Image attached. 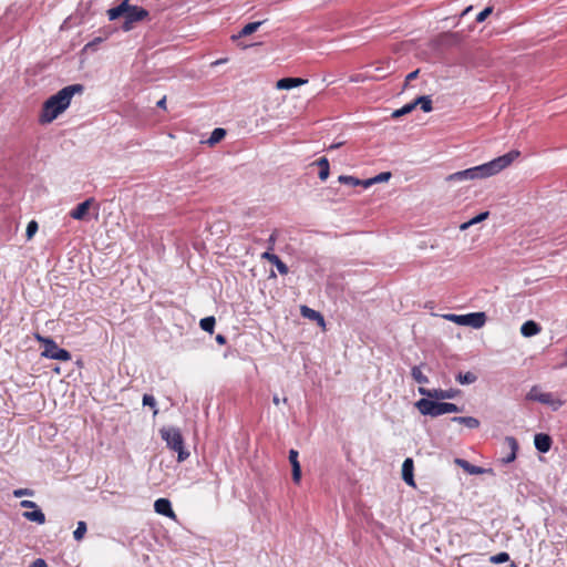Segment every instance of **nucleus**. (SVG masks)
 Returning <instances> with one entry per match:
<instances>
[{
	"label": "nucleus",
	"instance_id": "nucleus-54",
	"mask_svg": "<svg viewBox=\"0 0 567 567\" xmlns=\"http://www.w3.org/2000/svg\"><path fill=\"white\" fill-rule=\"evenodd\" d=\"M470 10H472V6H470L466 9H464L461 16L462 17L465 16L466 13H468Z\"/></svg>",
	"mask_w": 567,
	"mask_h": 567
},
{
	"label": "nucleus",
	"instance_id": "nucleus-20",
	"mask_svg": "<svg viewBox=\"0 0 567 567\" xmlns=\"http://www.w3.org/2000/svg\"><path fill=\"white\" fill-rule=\"evenodd\" d=\"M454 462L457 466H460L464 472H466L470 475H480L487 471H492L491 468L486 470L484 467L476 466L464 458H455Z\"/></svg>",
	"mask_w": 567,
	"mask_h": 567
},
{
	"label": "nucleus",
	"instance_id": "nucleus-5",
	"mask_svg": "<svg viewBox=\"0 0 567 567\" xmlns=\"http://www.w3.org/2000/svg\"><path fill=\"white\" fill-rule=\"evenodd\" d=\"M159 433L167 447L177 453V462L182 463L189 457V452L185 447L184 436L178 427H162Z\"/></svg>",
	"mask_w": 567,
	"mask_h": 567
},
{
	"label": "nucleus",
	"instance_id": "nucleus-15",
	"mask_svg": "<svg viewBox=\"0 0 567 567\" xmlns=\"http://www.w3.org/2000/svg\"><path fill=\"white\" fill-rule=\"evenodd\" d=\"M154 511L163 516L176 518V514L173 511L172 503L168 498L161 497L156 499L154 503Z\"/></svg>",
	"mask_w": 567,
	"mask_h": 567
},
{
	"label": "nucleus",
	"instance_id": "nucleus-7",
	"mask_svg": "<svg viewBox=\"0 0 567 567\" xmlns=\"http://www.w3.org/2000/svg\"><path fill=\"white\" fill-rule=\"evenodd\" d=\"M445 318L456 324L466 326L474 329H481L487 319V316L483 311L470 312L466 315H446Z\"/></svg>",
	"mask_w": 567,
	"mask_h": 567
},
{
	"label": "nucleus",
	"instance_id": "nucleus-12",
	"mask_svg": "<svg viewBox=\"0 0 567 567\" xmlns=\"http://www.w3.org/2000/svg\"><path fill=\"white\" fill-rule=\"evenodd\" d=\"M534 445L539 453H548L553 445V439L547 433H536L534 436Z\"/></svg>",
	"mask_w": 567,
	"mask_h": 567
},
{
	"label": "nucleus",
	"instance_id": "nucleus-38",
	"mask_svg": "<svg viewBox=\"0 0 567 567\" xmlns=\"http://www.w3.org/2000/svg\"><path fill=\"white\" fill-rule=\"evenodd\" d=\"M142 402H143L144 406H150V408L154 409V414L157 413L156 400H155V398L152 394L145 393L143 395Z\"/></svg>",
	"mask_w": 567,
	"mask_h": 567
},
{
	"label": "nucleus",
	"instance_id": "nucleus-16",
	"mask_svg": "<svg viewBox=\"0 0 567 567\" xmlns=\"http://www.w3.org/2000/svg\"><path fill=\"white\" fill-rule=\"evenodd\" d=\"M261 258L272 264L280 275H287L289 272V267L281 260L278 255L267 250L262 252Z\"/></svg>",
	"mask_w": 567,
	"mask_h": 567
},
{
	"label": "nucleus",
	"instance_id": "nucleus-19",
	"mask_svg": "<svg viewBox=\"0 0 567 567\" xmlns=\"http://www.w3.org/2000/svg\"><path fill=\"white\" fill-rule=\"evenodd\" d=\"M300 313L303 318L317 322L318 326L324 327L326 324L323 315L315 309L309 308L308 306H301Z\"/></svg>",
	"mask_w": 567,
	"mask_h": 567
},
{
	"label": "nucleus",
	"instance_id": "nucleus-17",
	"mask_svg": "<svg viewBox=\"0 0 567 567\" xmlns=\"http://www.w3.org/2000/svg\"><path fill=\"white\" fill-rule=\"evenodd\" d=\"M504 441L511 449V452L507 456L501 458V463L503 465H507L509 463H513L516 460L519 444H518V441L514 436H505Z\"/></svg>",
	"mask_w": 567,
	"mask_h": 567
},
{
	"label": "nucleus",
	"instance_id": "nucleus-51",
	"mask_svg": "<svg viewBox=\"0 0 567 567\" xmlns=\"http://www.w3.org/2000/svg\"><path fill=\"white\" fill-rule=\"evenodd\" d=\"M272 402H274L275 405H278L280 403V399H279V396L277 394L274 395Z\"/></svg>",
	"mask_w": 567,
	"mask_h": 567
},
{
	"label": "nucleus",
	"instance_id": "nucleus-23",
	"mask_svg": "<svg viewBox=\"0 0 567 567\" xmlns=\"http://www.w3.org/2000/svg\"><path fill=\"white\" fill-rule=\"evenodd\" d=\"M22 516L27 520L37 523L39 525H42L45 523V515L39 506L32 511L23 512Z\"/></svg>",
	"mask_w": 567,
	"mask_h": 567
},
{
	"label": "nucleus",
	"instance_id": "nucleus-13",
	"mask_svg": "<svg viewBox=\"0 0 567 567\" xmlns=\"http://www.w3.org/2000/svg\"><path fill=\"white\" fill-rule=\"evenodd\" d=\"M308 82L307 79L298 78V76H285L277 81L276 87L278 90H291L303 85Z\"/></svg>",
	"mask_w": 567,
	"mask_h": 567
},
{
	"label": "nucleus",
	"instance_id": "nucleus-43",
	"mask_svg": "<svg viewBox=\"0 0 567 567\" xmlns=\"http://www.w3.org/2000/svg\"><path fill=\"white\" fill-rule=\"evenodd\" d=\"M375 71L381 73V75L380 76L367 75V78H370L373 80H379V79L385 78L390 73V72H384L385 69L383 66L375 68Z\"/></svg>",
	"mask_w": 567,
	"mask_h": 567
},
{
	"label": "nucleus",
	"instance_id": "nucleus-50",
	"mask_svg": "<svg viewBox=\"0 0 567 567\" xmlns=\"http://www.w3.org/2000/svg\"><path fill=\"white\" fill-rule=\"evenodd\" d=\"M72 20V16L68 17L64 21H63V24L61 27V29H64V28H68L70 22Z\"/></svg>",
	"mask_w": 567,
	"mask_h": 567
},
{
	"label": "nucleus",
	"instance_id": "nucleus-30",
	"mask_svg": "<svg viewBox=\"0 0 567 567\" xmlns=\"http://www.w3.org/2000/svg\"><path fill=\"white\" fill-rule=\"evenodd\" d=\"M488 216H489L488 210L481 212L477 215H475L474 217H472L470 220L463 223L460 228L462 230H465V229L470 228L472 225H476L478 223L484 221L485 219L488 218Z\"/></svg>",
	"mask_w": 567,
	"mask_h": 567
},
{
	"label": "nucleus",
	"instance_id": "nucleus-35",
	"mask_svg": "<svg viewBox=\"0 0 567 567\" xmlns=\"http://www.w3.org/2000/svg\"><path fill=\"white\" fill-rule=\"evenodd\" d=\"M338 182L343 185H350V186L355 187V186H359V183H361V179L355 176H351V175H340L338 177Z\"/></svg>",
	"mask_w": 567,
	"mask_h": 567
},
{
	"label": "nucleus",
	"instance_id": "nucleus-48",
	"mask_svg": "<svg viewBox=\"0 0 567 567\" xmlns=\"http://www.w3.org/2000/svg\"><path fill=\"white\" fill-rule=\"evenodd\" d=\"M215 340H216V342H217L219 346H224V344H226V343H227V338H226V336H224V334H221V333L217 334V336H216V338H215Z\"/></svg>",
	"mask_w": 567,
	"mask_h": 567
},
{
	"label": "nucleus",
	"instance_id": "nucleus-4",
	"mask_svg": "<svg viewBox=\"0 0 567 567\" xmlns=\"http://www.w3.org/2000/svg\"><path fill=\"white\" fill-rule=\"evenodd\" d=\"M416 410L424 416L437 417L446 413H460L463 406L455 403L444 402V400L421 398L414 403Z\"/></svg>",
	"mask_w": 567,
	"mask_h": 567
},
{
	"label": "nucleus",
	"instance_id": "nucleus-55",
	"mask_svg": "<svg viewBox=\"0 0 567 567\" xmlns=\"http://www.w3.org/2000/svg\"><path fill=\"white\" fill-rule=\"evenodd\" d=\"M512 567H517L515 563H512Z\"/></svg>",
	"mask_w": 567,
	"mask_h": 567
},
{
	"label": "nucleus",
	"instance_id": "nucleus-24",
	"mask_svg": "<svg viewBox=\"0 0 567 567\" xmlns=\"http://www.w3.org/2000/svg\"><path fill=\"white\" fill-rule=\"evenodd\" d=\"M473 179H475V178H474L472 167L455 172L453 174H450L446 177L447 182H463V181H473Z\"/></svg>",
	"mask_w": 567,
	"mask_h": 567
},
{
	"label": "nucleus",
	"instance_id": "nucleus-45",
	"mask_svg": "<svg viewBox=\"0 0 567 567\" xmlns=\"http://www.w3.org/2000/svg\"><path fill=\"white\" fill-rule=\"evenodd\" d=\"M29 567H49V565L43 558H37Z\"/></svg>",
	"mask_w": 567,
	"mask_h": 567
},
{
	"label": "nucleus",
	"instance_id": "nucleus-8",
	"mask_svg": "<svg viewBox=\"0 0 567 567\" xmlns=\"http://www.w3.org/2000/svg\"><path fill=\"white\" fill-rule=\"evenodd\" d=\"M526 400L549 405L554 411H557L563 405V401L555 399L551 393L540 392L538 385L532 386L530 391L526 395Z\"/></svg>",
	"mask_w": 567,
	"mask_h": 567
},
{
	"label": "nucleus",
	"instance_id": "nucleus-33",
	"mask_svg": "<svg viewBox=\"0 0 567 567\" xmlns=\"http://www.w3.org/2000/svg\"><path fill=\"white\" fill-rule=\"evenodd\" d=\"M414 110H415L414 103H413V101H411V102L404 104L402 107L393 111L392 117L393 118H399V117H401L403 115L410 114Z\"/></svg>",
	"mask_w": 567,
	"mask_h": 567
},
{
	"label": "nucleus",
	"instance_id": "nucleus-28",
	"mask_svg": "<svg viewBox=\"0 0 567 567\" xmlns=\"http://www.w3.org/2000/svg\"><path fill=\"white\" fill-rule=\"evenodd\" d=\"M226 134H227V131L225 128L216 127L210 133V136L208 137L206 143L209 146H214V145L218 144L219 142H221L225 138Z\"/></svg>",
	"mask_w": 567,
	"mask_h": 567
},
{
	"label": "nucleus",
	"instance_id": "nucleus-42",
	"mask_svg": "<svg viewBox=\"0 0 567 567\" xmlns=\"http://www.w3.org/2000/svg\"><path fill=\"white\" fill-rule=\"evenodd\" d=\"M419 73H420V70H419V69H416V70H414V71L410 72V73L405 76V81H404L403 89H405V87L409 85L410 81L415 80V79L419 76Z\"/></svg>",
	"mask_w": 567,
	"mask_h": 567
},
{
	"label": "nucleus",
	"instance_id": "nucleus-49",
	"mask_svg": "<svg viewBox=\"0 0 567 567\" xmlns=\"http://www.w3.org/2000/svg\"><path fill=\"white\" fill-rule=\"evenodd\" d=\"M156 106L158 109H163L165 110L166 109V96H163L157 103H156Z\"/></svg>",
	"mask_w": 567,
	"mask_h": 567
},
{
	"label": "nucleus",
	"instance_id": "nucleus-1",
	"mask_svg": "<svg viewBox=\"0 0 567 567\" xmlns=\"http://www.w3.org/2000/svg\"><path fill=\"white\" fill-rule=\"evenodd\" d=\"M85 86L81 83L66 85L59 90L56 93L49 96L42 104L39 123L47 125L58 118L70 106L72 97L75 94H82Z\"/></svg>",
	"mask_w": 567,
	"mask_h": 567
},
{
	"label": "nucleus",
	"instance_id": "nucleus-34",
	"mask_svg": "<svg viewBox=\"0 0 567 567\" xmlns=\"http://www.w3.org/2000/svg\"><path fill=\"white\" fill-rule=\"evenodd\" d=\"M87 530L86 523L83 520L78 522V526L75 530L73 532V537L76 542H80L84 538Z\"/></svg>",
	"mask_w": 567,
	"mask_h": 567
},
{
	"label": "nucleus",
	"instance_id": "nucleus-14",
	"mask_svg": "<svg viewBox=\"0 0 567 567\" xmlns=\"http://www.w3.org/2000/svg\"><path fill=\"white\" fill-rule=\"evenodd\" d=\"M402 480L411 487H415L414 481V462L413 458L406 457L402 464Z\"/></svg>",
	"mask_w": 567,
	"mask_h": 567
},
{
	"label": "nucleus",
	"instance_id": "nucleus-53",
	"mask_svg": "<svg viewBox=\"0 0 567 567\" xmlns=\"http://www.w3.org/2000/svg\"><path fill=\"white\" fill-rule=\"evenodd\" d=\"M275 240H276V235H275V234H271V235H270V237H269V239H268V241H269V243H271V244H274V243H275Z\"/></svg>",
	"mask_w": 567,
	"mask_h": 567
},
{
	"label": "nucleus",
	"instance_id": "nucleus-25",
	"mask_svg": "<svg viewBox=\"0 0 567 567\" xmlns=\"http://www.w3.org/2000/svg\"><path fill=\"white\" fill-rule=\"evenodd\" d=\"M103 32H104L103 35L96 37L92 41L87 42L84 45L83 51L84 52H95L99 49V45L102 42H104L112 34L113 30H109V31L105 30Z\"/></svg>",
	"mask_w": 567,
	"mask_h": 567
},
{
	"label": "nucleus",
	"instance_id": "nucleus-22",
	"mask_svg": "<svg viewBox=\"0 0 567 567\" xmlns=\"http://www.w3.org/2000/svg\"><path fill=\"white\" fill-rule=\"evenodd\" d=\"M540 330V324L534 320H527L520 327V333L526 338H530L538 334Z\"/></svg>",
	"mask_w": 567,
	"mask_h": 567
},
{
	"label": "nucleus",
	"instance_id": "nucleus-36",
	"mask_svg": "<svg viewBox=\"0 0 567 567\" xmlns=\"http://www.w3.org/2000/svg\"><path fill=\"white\" fill-rule=\"evenodd\" d=\"M509 559V554L506 551H501L489 557V561L496 565L507 563Z\"/></svg>",
	"mask_w": 567,
	"mask_h": 567
},
{
	"label": "nucleus",
	"instance_id": "nucleus-26",
	"mask_svg": "<svg viewBox=\"0 0 567 567\" xmlns=\"http://www.w3.org/2000/svg\"><path fill=\"white\" fill-rule=\"evenodd\" d=\"M415 109L420 106V109L424 113H430L433 110V102L430 95H419L413 100Z\"/></svg>",
	"mask_w": 567,
	"mask_h": 567
},
{
	"label": "nucleus",
	"instance_id": "nucleus-21",
	"mask_svg": "<svg viewBox=\"0 0 567 567\" xmlns=\"http://www.w3.org/2000/svg\"><path fill=\"white\" fill-rule=\"evenodd\" d=\"M312 165L318 166L319 173L318 177L320 181L324 182L328 179L330 175V163L326 156L319 157L317 161L312 163Z\"/></svg>",
	"mask_w": 567,
	"mask_h": 567
},
{
	"label": "nucleus",
	"instance_id": "nucleus-31",
	"mask_svg": "<svg viewBox=\"0 0 567 567\" xmlns=\"http://www.w3.org/2000/svg\"><path fill=\"white\" fill-rule=\"evenodd\" d=\"M215 326H216V319L214 316L205 317V318L200 319V321H199V327L208 333L214 332Z\"/></svg>",
	"mask_w": 567,
	"mask_h": 567
},
{
	"label": "nucleus",
	"instance_id": "nucleus-40",
	"mask_svg": "<svg viewBox=\"0 0 567 567\" xmlns=\"http://www.w3.org/2000/svg\"><path fill=\"white\" fill-rule=\"evenodd\" d=\"M12 494L16 498H20L23 496H33L34 491L31 488H17L12 492Z\"/></svg>",
	"mask_w": 567,
	"mask_h": 567
},
{
	"label": "nucleus",
	"instance_id": "nucleus-2",
	"mask_svg": "<svg viewBox=\"0 0 567 567\" xmlns=\"http://www.w3.org/2000/svg\"><path fill=\"white\" fill-rule=\"evenodd\" d=\"M110 21L123 18L124 21L121 30L124 32L132 31L136 23L150 20V11L143 7L127 3V0L121 1L117 6L110 8L107 11Z\"/></svg>",
	"mask_w": 567,
	"mask_h": 567
},
{
	"label": "nucleus",
	"instance_id": "nucleus-29",
	"mask_svg": "<svg viewBox=\"0 0 567 567\" xmlns=\"http://www.w3.org/2000/svg\"><path fill=\"white\" fill-rule=\"evenodd\" d=\"M455 380L462 385H468V384L475 383L477 381V375L471 371H467V372L460 371L455 375Z\"/></svg>",
	"mask_w": 567,
	"mask_h": 567
},
{
	"label": "nucleus",
	"instance_id": "nucleus-39",
	"mask_svg": "<svg viewBox=\"0 0 567 567\" xmlns=\"http://www.w3.org/2000/svg\"><path fill=\"white\" fill-rule=\"evenodd\" d=\"M38 223L35 220H31L29 221V224L27 225V229H25V236L28 239H31L35 233L38 231Z\"/></svg>",
	"mask_w": 567,
	"mask_h": 567
},
{
	"label": "nucleus",
	"instance_id": "nucleus-41",
	"mask_svg": "<svg viewBox=\"0 0 567 567\" xmlns=\"http://www.w3.org/2000/svg\"><path fill=\"white\" fill-rule=\"evenodd\" d=\"M391 177H392L391 172H381V173L377 174L375 176H373L375 184L388 182Z\"/></svg>",
	"mask_w": 567,
	"mask_h": 567
},
{
	"label": "nucleus",
	"instance_id": "nucleus-32",
	"mask_svg": "<svg viewBox=\"0 0 567 567\" xmlns=\"http://www.w3.org/2000/svg\"><path fill=\"white\" fill-rule=\"evenodd\" d=\"M411 377L419 384H426V383H429V378L425 374L422 373L420 365L412 367V369H411Z\"/></svg>",
	"mask_w": 567,
	"mask_h": 567
},
{
	"label": "nucleus",
	"instance_id": "nucleus-37",
	"mask_svg": "<svg viewBox=\"0 0 567 567\" xmlns=\"http://www.w3.org/2000/svg\"><path fill=\"white\" fill-rule=\"evenodd\" d=\"M494 8L492 6L485 7L481 12L477 13L475 21L477 23L484 22L492 13Z\"/></svg>",
	"mask_w": 567,
	"mask_h": 567
},
{
	"label": "nucleus",
	"instance_id": "nucleus-6",
	"mask_svg": "<svg viewBox=\"0 0 567 567\" xmlns=\"http://www.w3.org/2000/svg\"><path fill=\"white\" fill-rule=\"evenodd\" d=\"M34 337L42 348L41 355L43 358L61 362H66L72 359L71 352L64 348L59 347L53 338L44 337L40 333H35Z\"/></svg>",
	"mask_w": 567,
	"mask_h": 567
},
{
	"label": "nucleus",
	"instance_id": "nucleus-3",
	"mask_svg": "<svg viewBox=\"0 0 567 567\" xmlns=\"http://www.w3.org/2000/svg\"><path fill=\"white\" fill-rule=\"evenodd\" d=\"M520 156V152L518 150H512L504 155H501L492 161L473 166V174L475 179H483L491 176H494L507 168L512 163Z\"/></svg>",
	"mask_w": 567,
	"mask_h": 567
},
{
	"label": "nucleus",
	"instance_id": "nucleus-44",
	"mask_svg": "<svg viewBox=\"0 0 567 567\" xmlns=\"http://www.w3.org/2000/svg\"><path fill=\"white\" fill-rule=\"evenodd\" d=\"M20 506L22 508H30V509H34L38 507L37 503L32 502V501H28V499H23L20 502Z\"/></svg>",
	"mask_w": 567,
	"mask_h": 567
},
{
	"label": "nucleus",
	"instance_id": "nucleus-27",
	"mask_svg": "<svg viewBox=\"0 0 567 567\" xmlns=\"http://www.w3.org/2000/svg\"><path fill=\"white\" fill-rule=\"evenodd\" d=\"M451 422L463 424L468 429H477L480 426V420L474 416H453L450 419Z\"/></svg>",
	"mask_w": 567,
	"mask_h": 567
},
{
	"label": "nucleus",
	"instance_id": "nucleus-9",
	"mask_svg": "<svg viewBox=\"0 0 567 567\" xmlns=\"http://www.w3.org/2000/svg\"><path fill=\"white\" fill-rule=\"evenodd\" d=\"M417 391L422 396H426L429 399H435V400H451L461 394L460 389L443 390V389H427L424 386H419Z\"/></svg>",
	"mask_w": 567,
	"mask_h": 567
},
{
	"label": "nucleus",
	"instance_id": "nucleus-56",
	"mask_svg": "<svg viewBox=\"0 0 567 567\" xmlns=\"http://www.w3.org/2000/svg\"><path fill=\"white\" fill-rule=\"evenodd\" d=\"M131 0H127V3H130Z\"/></svg>",
	"mask_w": 567,
	"mask_h": 567
},
{
	"label": "nucleus",
	"instance_id": "nucleus-18",
	"mask_svg": "<svg viewBox=\"0 0 567 567\" xmlns=\"http://www.w3.org/2000/svg\"><path fill=\"white\" fill-rule=\"evenodd\" d=\"M264 23H265V20L249 22V23L245 24L237 34H233L230 39L234 42H237L240 38L248 37L250 34L255 33L260 28V25Z\"/></svg>",
	"mask_w": 567,
	"mask_h": 567
},
{
	"label": "nucleus",
	"instance_id": "nucleus-10",
	"mask_svg": "<svg viewBox=\"0 0 567 567\" xmlns=\"http://www.w3.org/2000/svg\"><path fill=\"white\" fill-rule=\"evenodd\" d=\"M93 205H95L96 210H99L100 205L95 202L94 197H89L84 199L70 212V217L75 220H86L89 217L90 209Z\"/></svg>",
	"mask_w": 567,
	"mask_h": 567
},
{
	"label": "nucleus",
	"instance_id": "nucleus-11",
	"mask_svg": "<svg viewBox=\"0 0 567 567\" xmlns=\"http://www.w3.org/2000/svg\"><path fill=\"white\" fill-rule=\"evenodd\" d=\"M299 453L297 450H289L288 460L291 465V476L295 484H300L302 477L301 465L298 460Z\"/></svg>",
	"mask_w": 567,
	"mask_h": 567
},
{
	"label": "nucleus",
	"instance_id": "nucleus-46",
	"mask_svg": "<svg viewBox=\"0 0 567 567\" xmlns=\"http://www.w3.org/2000/svg\"><path fill=\"white\" fill-rule=\"evenodd\" d=\"M90 6H91L90 1H87V2L81 1L78 7V12H81V14L83 16V13L90 9Z\"/></svg>",
	"mask_w": 567,
	"mask_h": 567
},
{
	"label": "nucleus",
	"instance_id": "nucleus-47",
	"mask_svg": "<svg viewBox=\"0 0 567 567\" xmlns=\"http://www.w3.org/2000/svg\"><path fill=\"white\" fill-rule=\"evenodd\" d=\"M374 184H375L374 178L371 177V178H367V179H361V183H359V186H362L363 188H368Z\"/></svg>",
	"mask_w": 567,
	"mask_h": 567
},
{
	"label": "nucleus",
	"instance_id": "nucleus-52",
	"mask_svg": "<svg viewBox=\"0 0 567 567\" xmlns=\"http://www.w3.org/2000/svg\"><path fill=\"white\" fill-rule=\"evenodd\" d=\"M352 82H359L361 80V74H358V75H354V76H351L350 79Z\"/></svg>",
	"mask_w": 567,
	"mask_h": 567
}]
</instances>
